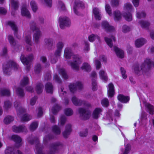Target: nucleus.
I'll return each mask as SVG.
<instances>
[{
	"label": "nucleus",
	"mask_w": 154,
	"mask_h": 154,
	"mask_svg": "<svg viewBox=\"0 0 154 154\" xmlns=\"http://www.w3.org/2000/svg\"><path fill=\"white\" fill-rule=\"evenodd\" d=\"M62 107L59 104L56 103L52 107L51 111L54 115H56L61 109Z\"/></svg>",
	"instance_id": "4be33fe9"
},
{
	"label": "nucleus",
	"mask_w": 154,
	"mask_h": 154,
	"mask_svg": "<svg viewBox=\"0 0 154 154\" xmlns=\"http://www.w3.org/2000/svg\"><path fill=\"white\" fill-rule=\"evenodd\" d=\"M101 103L102 105L105 107H108L109 105L108 99L106 98L103 99L101 100Z\"/></svg>",
	"instance_id": "37998d69"
},
{
	"label": "nucleus",
	"mask_w": 154,
	"mask_h": 154,
	"mask_svg": "<svg viewBox=\"0 0 154 154\" xmlns=\"http://www.w3.org/2000/svg\"><path fill=\"white\" fill-rule=\"evenodd\" d=\"M58 8L60 11H66V9L65 6V5L61 1H59L58 2Z\"/></svg>",
	"instance_id": "7c9ffc66"
},
{
	"label": "nucleus",
	"mask_w": 154,
	"mask_h": 154,
	"mask_svg": "<svg viewBox=\"0 0 154 154\" xmlns=\"http://www.w3.org/2000/svg\"><path fill=\"white\" fill-rule=\"evenodd\" d=\"M85 7L84 4L82 2L79 0H75L73 9L74 12L75 14L77 15H78L79 14L78 11L77 10V8H81L83 9Z\"/></svg>",
	"instance_id": "9d476101"
},
{
	"label": "nucleus",
	"mask_w": 154,
	"mask_h": 154,
	"mask_svg": "<svg viewBox=\"0 0 154 154\" xmlns=\"http://www.w3.org/2000/svg\"><path fill=\"white\" fill-rule=\"evenodd\" d=\"M102 109L100 108H96L93 111V117L95 119H97L99 117V114L102 112Z\"/></svg>",
	"instance_id": "5701e85b"
},
{
	"label": "nucleus",
	"mask_w": 154,
	"mask_h": 154,
	"mask_svg": "<svg viewBox=\"0 0 154 154\" xmlns=\"http://www.w3.org/2000/svg\"><path fill=\"white\" fill-rule=\"evenodd\" d=\"M125 8L126 10L128 11V12H131L132 9V5L129 3H126L124 5Z\"/></svg>",
	"instance_id": "4d7b16f0"
},
{
	"label": "nucleus",
	"mask_w": 154,
	"mask_h": 154,
	"mask_svg": "<svg viewBox=\"0 0 154 154\" xmlns=\"http://www.w3.org/2000/svg\"><path fill=\"white\" fill-rule=\"evenodd\" d=\"M78 112L82 120H86L89 119L91 114L90 110L83 108H80L78 109Z\"/></svg>",
	"instance_id": "39448f33"
},
{
	"label": "nucleus",
	"mask_w": 154,
	"mask_h": 154,
	"mask_svg": "<svg viewBox=\"0 0 154 154\" xmlns=\"http://www.w3.org/2000/svg\"><path fill=\"white\" fill-rule=\"evenodd\" d=\"M21 14L22 16L28 18H30L31 17L30 13L26 5L22 6L21 9Z\"/></svg>",
	"instance_id": "2eb2a0df"
},
{
	"label": "nucleus",
	"mask_w": 154,
	"mask_h": 154,
	"mask_svg": "<svg viewBox=\"0 0 154 154\" xmlns=\"http://www.w3.org/2000/svg\"><path fill=\"white\" fill-rule=\"evenodd\" d=\"M114 50L118 57L122 59L124 57V51L116 46L113 47Z\"/></svg>",
	"instance_id": "a211bd4d"
},
{
	"label": "nucleus",
	"mask_w": 154,
	"mask_h": 154,
	"mask_svg": "<svg viewBox=\"0 0 154 154\" xmlns=\"http://www.w3.org/2000/svg\"><path fill=\"white\" fill-rule=\"evenodd\" d=\"M0 95L1 96H9L10 95V91L9 89H3L0 91Z\"/></svg>",
	"instance_id": "bb28decb"
},
{
	"label": "nucleus",
	"mask_w": 154,
	"mask_h": 154,
	"mask_svg": "<svg viewBox=\"0 0 154 154\" xmlns=\"http://www.w3.org/2000/svg\"><path fill=\"white\" fill-rule=\"evenodd\" d=\"M146 106L149 114L152 115L154 113V106L149 103L146 104Z\"/></svg>",
	"instance_id": "49530a36"
},
{
	"label": "nucleus",
	"mask_w": 154,
	"mask_h": 154,
	"mask_svg": "<svg viewBox=\"0 0 154 154\" xmlns=\"http://www.w3.org/2000/svg\"><path fill=\"white\" fill-rule=\"evenodd\" d=\"M72 131L71 125L69 124H67L66 126L64 131L62 133L63 136L65 139L68 138Z\"/></svg>",
	"instance_id": "f8f14e48"
},
{
	"label": "nucleus",
	"mask_w": 154,
	"mask_h": 154,
	"mask_svg": "<svg viewBox=\"0 0 154 154\" xmlns=\"http://www.w3.org/2000/svg\"><path fill=\"white\" fill-rule=\"evenodd\" d=\"M92 89L93 91H95L97 89V85L96 80L95 79H92Z\"/></svg>",
	"instance_id": "ea45409f"
},
{
	"label": "nucleus",
	"mask_w": 154,
	"mask_h": 154,
	"mask_svg": "<svg viewBox=\"0 0 154 154\" xmlns=\"http://www.w3.org/2000/svg\"><path fill=\"white\" fill-rule=\"evenodd\" d=\"M13 131L16 133H20L23 132H26V128L24 125H21L18 126L14 125L12 127Z\"/></svg>",
	"instance_id": "4468645a"
},
{
	"label": "nucleus",
	"mask_w": 154,
	"mask_h": 154,
	"mask_svg": "<svg viewBox=\"0 0 154 154\" xmlns=\"http://www.w3.org/2000/svg\"><path fill=\"white\" fill-rule=\"evenodd\" d=\"M5 154H16L17 151L14 147H9L5 151Z\"/></svg>",
	"instance_id": "f704fd0d"
},
{
	"label": "nucleus",
	"mask_w": 154,
	"mask_h": 154,
	"mask_svg": "<svg viewBox=\"0 0 154 154\" xmlns=\"http://www.w3.org/2000/svg\"><path fill=\"white\" fill-rule=\"evenodd\" d=\"M117 98L119 101L123 103H128L130 100V97L128 96H125L122 94H119Z\"/></svg>",
	"instance_id": "412c9836"
},
{
	"label": "nucleus",
	"mask_w": 154,
	"mask_h": 154,
	"mask_svg": "<svg viewBox=\"0 0 154 154\" xmlns=\"http://www.w3.org/2000/svg\"><path fill=\"white\" fill-rule=\"evenodd\" d=\"M29 83V80L28 78L27 77H23L20 82V85L22 87H24Z\"/></svg>",
	"instance_id": "c9c22d12"
},
{
	"label": "nucleus",
	"mask_w": 154,
	"mask_h": 154,
	"mask_svg": "<svg viewBox=\"0 0 154 154\" xmlns=\"http://www.w3.org/2000/svg\"><path fill=\"white\" fill-rule=\"evenodd\" d=\"M11 139L14 141L16 144L20 143L22 141L20 137L17 135H14L11 136Z\"/></svg>",
	"instance_id": "4c0bfd02"
},
{
	"label": "nucleus",
	"mask_w": 154,
	"mask_h": 154,
	"mask_svg": "<svg viewBox=\"0 0 154 154\" xmlns=\"http://www.w3.org/2000/svg\"><path fill=\"white\" fill-rule=\"evenodd\" d=\"M130 30V28L129 26H128L126 25H124L122 26V31L124 33H127L129 32Z\"/></svg>",
	"instance_id": "680f3d73"
},
{
	"label": "nucleus",
	"mask_w": 154,
	"mask_h": 154,
	"mask_svg": "<svg viewBox=\"0 0 154 154\" xmlns=\"http://www.w3.org/2000/svg\"><path fill=\"white\" fill-rule=\"evenodd\" d=\"M45 89L46 93L52 94L54 92V86L52 83L47 82L45 85Z\"/></svg>",
	"instance_id": "dca6fc26"
},
{
	"label": "nucleus",
	"mask_w": 154,
	"mask_h": 154,
	"mask_svg": "<svg viewBox=\"0 0 154 154\" xmlns=\"http://www.w3.org/2000/svg\"><path fill=\"white\" fill-rule=\"evenodd\" d=\"M54 79L55 82L59 84H61L62 82V80L57 74H55L54 75Z\"/></svg>",
	"instance_id": "e2e57ef3"
},
{
	"label": "nucleus",
	"mask_w": 154,
	"mask_h": 154,
	"mask_svg": "<svg viewBox=\"0 0 154 154\" xmlns=\"http://www.w3.org/2000/svg\"><path fill=\"white\" fill-rule=\"evenodd\" d=\"M14 120V118L11 116H8L4 119V122L6 125L8 124Z\"/></svg>",
	"instance_id": "e433bc0d"
},
{
	"label": "nucleus",
	"mask_w": 154,
	"mask_h": 154,
	"mask_svg": "<svg viewBox=\"0 0 154 154\" xmlns=\"http://www.w3.org/2000/svg\"><path fill=\"white\" fill-rule=\"evenodd\" d=\"M64 112L67 116H71L73 114V112L72 110L69 108H66L65 109Z\"/></svg>",
	"instance_id": "052dcab7"
},
{
	"label": "nucleus",
	"mask_w": 154,
	"mask_h": 154,
	"mask_svg": "<svg viewBox=\"0 0 154 154\" xmlns=\"http://www.w3.org/2000/svg\"><path fill=\"white\" fill-rule=\"evenodd\" d=\"M59 21L60 27L62 29H63L65 26H70L71 24L70 19L66 17H60Z\"/></svg>",
	"instance_id": "423d86ee"
},
{
	"label": "nucleus",
	"mask_w": 154,
	"mask_h": 154,
	"mask_svg": "<svg viewBox=\"0 0 154 154\" xmlns=\"http://www.w3.org/2000/svg\"><path fill=\"white\" fill-rule=\"evenodd\" d=\"M146 42V40L143 38H140L137 39L135 42L136 47L140 48L145 44Z\"/></svg>",
	"instance_id": "aec40b11"
},
{
	"label": "nucleus",
	"mask_w": 154,
	"mask_h": 154,
	"mask_svg": "<svg viewBox=\"0 0 154 154\" xmlns=\"http://www.w3.org/2000/svg\"><path fill=\"white\" fill-rule=\"evenodd\" d=\"M53 132L56 135H59L61 133L60 128L56 125L52 127Z\"/></svg>",
	"instance_id": "58836bf2"
},
{
	"label": "nucleus",
	"mask_w": 154,
	"mask_h": 154,
	"mask_svg": "<svg viewBox=\"0 0 154 154\" xmlns=\"http://www.w3.org/2000/svg\"><path fill=\"white\" fill-rule=\"evenodd\" d=\"M113 14L115 20L118 21L121 19L122 14L119 10H116L114 11L113 12Z\"/></svg>",
	"instance_id": "a878e982"
},
{
	"label": "nucleus",
	"mask_w": 154,
	"mask_h": 154,
	"mask_svg": "<svg viewBox=\"0 0 154 154\" xmlns=\"http://www.w3.org/2000/svg\"><path fill=\"white\" fill-rule=\"evenodd\" d=\"M16 91L17 94L19 96L22 97H24L25 93L24 90L22 88L20 87H18L16 88Z\"/></svg>",
	"instance_id": "cd10ccee"
},
{
	"label": "nucleus",
	"mask_w": 154,
	"mask_h": 154,
	"mask_svg": "<svg viewBox=\"0 0 154 154\" xmlns=\"http://www.w3.org/2000/svg\"><path fill=\"white\" fill-rule=\"evenodd\" d=\"M96 38H97V39H99L100 38L97 35H95L94 34H92L90 35L88 37V40L90 42H93L96 39Z\"/></svg>",
	"instance_id": "3c124183"
},
{
	"label": "nucleus",
	"mask_w": 154,
	"mask_h": 154,
	"mask_svg": "<svg viewBox=\"0 0 154 154\" xmlns=\"http://www.w3.org/2000/svg\"><path fill=\"white\" fill-rule=\"evenodd\" d=\"M63 144L60 142H57L52 144L51 145L50 151L48 154H55L58 153L60 149L63 147Z\"/></svg>",
	"instance_id": "0eeeda50"
},
{
	"label": "nucleus",
	"mask_w": 154,
	"mask_h": 154,
	"mask_svg": "<svg viewBox=\"0 0 154 154\" xmlns=\"http://www.w3.org/2000/svg\"><path fill=\"white\" fill-rule=\"evenodd\" d=\"M44 41L45 47L48 50H51L54 48V42L53 39L51 38H46L45 39Z\"/></svg>",
	"instance_id": "ddd939ff"
},
{
	"label": "nucleus",
	"mask_w": 154,
	"mask_h": 154,
	"mask_svg": "<svg viewBox=\"0 0 154 154\" xmlns=\"http://www.w3.org/2000/svg\"><path fill=\"white\" fill-rule=\"evenodd\" d=\"M64 56L66 59H70L71 57L72 56V53L70 50L67 48L65 50Z\"/></svg>",
	"instance_id": "473e14b6"
},
{
	"label": "nucleus",
	"mask_w": 154,
	"mask_h": 154,
	"mask_svg": "<svg viewBox=\"0 0 154 154\" xmlns=\"http://www.w3.org/2000/svg\"><path fill=\"white\" fill-rule=\"evenodd\" d=\"M38 124L37 122H32L30 125L29 129L31 131H33L37 128Z\"/></svg>",
	"instance_id": "79ce46f5"
},
{
	"label": "nucleus",
	"mask_w": 154,
	"mask_h": 154,
	"mask_svg": "<svg viewBox=\"0 0 154 154\" xmlns=\"http://www.w3.org/2000/svg\"><path fill=\"white\" fill-rule=\"evenodd\" d=\"M43 88L44 85L42 83H37L35 87V90L37 93L38 94L41 93L43 91Z\"/></svg>",
	"instance_id": "393cba45"
},
{
	"label": "nucleus",
	"mask_w": 154,
	"mask_h": 154,
	"mask_svg": "<svg viewBox=\"0 0 154 154\" xmlns=\"http://www.w3.org/2000/svg\"><path fill=\"white\" fill-rule=\"evenodd\" d=\"M147 114L144 112L143 111L141 113L140 120L141 122L147 119Z\"/></svg>",
	"instance_id": "69168bd1"
},
{
	"label": "nucleus",
	"mask_w": 154,
	"mask_h": 154,
	"mask_svg": "<svg viewBox=\"0 0 154 154\" xmlns=\"http://www.w3.org/2000/svg\"><path fill=\"white\" fill-rule=\"evenodd\" d=\"M102 26L107 32H111L114 30V27L110 26L106 21H103L101 23Z\"/></svg>",
	"instance_id": "6ab92c4d"
},
{
	"label": "nucleus",
	"mask_w": 154,
	"mask_h": 154,
	"mask_svg": "<svg viewBox=\"0 0 154 154\" xmlns=\"http://www.w3.org/2000/svg\"><path fill=\"white\" fill-rule=\"evenodd\" d=\"M105 10L106 12L109 15L111 16L112 15V10L110 5L108 4H106L105 6Z\"/></svg>",
	"instance_id": "13d9d810"
},
{
	"label": "nucleus",
	"mask_w": 154,
	"mask_h": 154,
	"mask_svg": "<svg viewBox=\"0 0 154 154\" xmlns=\"http://www.w3.org/2000/svg\"><path fill=\"white\" fill-rule=\"evenodd\" d=\"M123 16L126 20L128 21H130L132 20V16L131 13L130 12L124 13Z\"/></svg>",
	"instance_id": "2f4dec72"
},
{
	"label": "nucleus",
	"mask_w": 154,
	"mask_h": 154,
	"mask_svg": "<svg viewBox=\"0 0 154 154\" xmlns=\"http://www.w3.org/2000/svg\"><path fill=\"white\" fill-rule=\"evenodd\" d=\"M19 68V66L16 62L11 60L4 63L2 64L3 72L4 75L8 76L11 74L12 69L16 71Z\"/></svg>",
	"instance_id": "f257e3e1"
},
{
	"label": "nucleus",
	"mask_w": 154,
	"mask_h": 154,
	"mask_svg": "<svg viewBox=\"0 0 154 154\" xmlns=\"http://www.w3.org/2000/svg\"><path fill=\"white\" fill-rule=\"evenodd\" d=\"M72 100L73 104L76 106H80L83 105L84 106L88 107H91V104L87 102L84 100H78L75 96H74L72 98Z\"/></svg>",
	"instance_id": "1a4fd4ad"
},
{
	"label": "nucleus",
	"mask_w": 154,
	"mask_h": 154,
	"mask_svg": "<svg viewBox=\"0 0 154 154\" xmlns=\"http://www.w3.org/2000/svg\"><path fill=\"white\" fill-rule=\"evenodd\" d=\"M109 89L107 91L108 96L110 98L113 97L115 94L114 86L112 83H110L108 85Z\"/></svg>",
	"instance_id": "f3484780"
},
{
	"label": "nucleus",
	"mask_w": 154,
	"mask_h": 154,
	"mask_svg": "<svg viewBox=\"0 0 154 154\" xmlns=\"http://www.w3.org/2000/svg\"><path fill=\"white\" fill-rule=\"evenodd\" d=\"M17 115L18 116H20L22 114L25 113L26 110L22 107H20L17 110Z\"/></svg>",
	"instance_id": "de8ad7c7"
},
{
	"label": "nucleus",
	"mask_w": 154,
	"mask_h": 154,
	"mask_svg": "<svg viewBox=\"0 0 154 154\" xmlns=\"http://www.w3.org/2000/svg\"><path fill=\"white\" fill-rule=\"evenodd\" d=\"M85 47L84 48V51L88 52L90 50L89 44L88 41H85Z\"/></svg>",
	"instance_id": "774afa93"
},
{
	"label": "nucleus",
	"mask_w": 154,
	"mask_h": 154,
	"mask_svg": "<svg viewBox=\"0 0 154 154\" xmlns=\"http://www.w3.org/2000/svg\"><path fill=\"white\" fill-rule=\"evenodd\" d=\"M146 13L143 11H142L141 13L140 12L137 13V17L139 19H140L142 18H144L146 16Z\"/></svg>",
	"instance_id": "bf43d9fd"
},
{
	"label": "nucleus",
	"mask_w": 154,
	"mask_h": 154,
	"mask_svg": "<svg viewBox=\"0 0 154 154\" xmlns=\"http://www.w3.org/2000/svg\"><path fill=\"white\" fill-rule=\"evenodd\" d=\"M131 149V146L129 144H128L125 148V150L122 154H128Z\"/></svg>",
	"instance_id": "338daca9"
},
{
	"label": "nucleus",
	"mask_w": 154,
	"mask_h": 154,
	"mask_svg": "<svg viewBox=\"0 0 154 154\" xmlns=\"http://www.w3.org/2000/svg\"><path fill=\"white\" fill-rule=\"evenodd\" d=\"M11 3L12 7L14 10H17L19 7V2L18 1L11 0Z\"/></svg>",
	"instance_id": "c85d7f7f"
},
{
	"label": "nucleus",
	"mask_w": 154,
	"mask_h": 154,
	"mask_svg": "<svg viewBox=\"0 0 154 154\" xmlns=\"http://www.w3.org/2000/svg\"><path fill=\"white\" fill-rule=\"evenodd\" d=\"M139 23L142 28H148L150 23L148 21L141 20L139 21Z\"/></svg>",
	"instance_id": "72a5a7b5"
},
{
	"label": "nucleus",
	"mask_w": 154,
	"mask_h": 154,
	"mask_svg": "<svg viewBox=\"0 0 154 154\" xmlns=\"http://www.w3.org/2000/svg\"><path fill=\"white\" fill-rule=\"evenodd\" d=\"M69 88L70 91L74 93L77 89L76 84L75 83L70 84L69 85Z\"/></svg>",
	"instance_id": "5fc2aeb1"
},
{
	"label": "nucleus",
	"mask_w": 154,
	"mask_h": 154,
	"mask_svg": "<svg viewBox=\"0 0 154 154\" xmlns=\"http://www.w3.org/2000/svg\"><path fill=\"white\" fill-rule=\"evenodd\" d=\"M152 63L151 60L149 59H146L144 62L141 64L140 69L139 66L137 65L134 66V70L135 73L139 75L140 74L141 71L143 73H146L148 72L151 68Z\"/></svg>",
	"instance_id": "f03ea898"
},
{
	"label": "nucleus",
	"mask_w": 154,
	"mask_h": 154,
	"mask_svg": "<svg viewBox=\"0 0 154 154\" xmlns=\"http://www.w3.org/2000/svg\"><path fill=\"white\" fill-rule=\"evenodd\" d=\"M7 25L10 26L12 29L14 31V35L16 36L18 39H20L21 37L18 35V29L15 23L14 22L9 21L8 22Z\"/></svg>",
	"instance_id": "9b49d317"
},
{
	"label": "nucleus",
	"mask_w": 154,
	"mask_h": 154,
	"mask_svg": "<svg viewBox=\"0 0 154 154\" xmlns=\"http://www.w3.org/2000/svg\"><path fill=\"white\" fill-rule=\"evenodd\" d=\"M11 103L9 100H6L4 102V108L5 109L8 110L11 107Z\"/></svg>",
	"instance_id": "c03bdc74"
},
{
	"label": "nucleus",
	"mask_w": 154,
	"mask_h": 154,
	"mask_svg": "<svg viewBox=\"0 0 154 154\" xmlns=\"http://www.w3.org/2000/svg\"><path fill=\"white\" fill-rule=\"evenodd\" d=\"M119 4V0H111V5L112 7H116Z\"/></svg>",
	"instance_id": "6e6d98bb"
},
{
	"label": "nucleus",
	"mask_w": 154,
	"mask_h": 154,
	"mask_svg": "<svg viewBox=\"0 0 154 154\" xmlns=\"http://www.w3.org/2000/svg\"><path fill=\"white\" fill-rule=\"evenodd\" d=\"M8 39L11 45L14 47L16 45V43L13 36L9 35L8 36Z\"/></svg>",
	"instance_id": "8fccbe9b"
},
{
	"label": "nucleus",
	"mask_w": 154,
	"mask_h": 154,
	"mask_svg": "<svg viewBox=\"0 0 154 154\" xmlns=\"http://www.w3.org/2000/svg\"><path fill=\"white\" fill-rule=\"evenodd\" d=\"M30 5L33 11L35 12L38 9L37 4L34 1H32L30 2Z\"/></svg>",
	"instance_id": "a18cd8bd"
},
{
	"label": "nucleus",
	"mask_w": 154,
	"mask_h": 154,
	"mask_svg": "<svg viewBox=\"0 0 154 154\" xmlns=\"http://www.w3.org/2000/svg\"><path fill=\"white\" fill-rule=\"evenodd\" d=\"M81 68L82 69L85 70V71L88 72H89L91 70L90 66L87 63H84Z\"/></svg>",
	"instance_id": "c756f323"
},
{
	"label": "nucleus",
	"mask_w": 154,
	"mask_h": 154,
	"mask_svg": "<svg viewBox=\"0 0 154 154\" xmlns=\"http://www.w3.org/2000/svg\"><path fill=\"white\" fill-rule=\"evenodd\" d=\"M33 56L32 54L29 55L27 57H25L23 54H21L20 57V59L22 62L24 64L27 65L26 66V70L29 71L30 69V66L28 65L29 63L33 59Z\"/></svg>",
	"instance_id": "20e7f679"
},
{
	"label": "nucleus",
	"mask_w": 154,
	"mask_h": 154,
	"mask_svg": "<svg viewBox=\"0 0 154 154\" xmlns=\"http://www.w3.org/2000/svg\"><path fill=\"white\" fill-rule=\"evenodd\" d=\"M31 119V118L30 117V115L27 113H26L21 118V120L23 122L28 121L30 120Z\"/></svg>",
	"instance_id": "09e8293b"
},
{
	"label": "nucleus",
	"mask_w": 154,
	"mask_h": 154,
	"mask_svg": "<svg viewBox=\"0 0 154 154\" xmlns=\"http://www.w3.org/2000/svg\"><path fill=\"white\" fill-rule=\"evenodd\" d=\"M104 40L107 45L110 48L113 46L112 41L111 38L106 37L104 38Z\"/></svg>",
	"instance_id": "864d4df0"
},
{
	"label": "nucleus",
	"mask_w": 154,
	"mask_h": 154,
	"mask_svg": "<svg viewBox=\"0 0 154 154\" xmlns=\"http://www.w3.org/2000/svg\"><path fill=\"white\" fill-rule=\"evenodd\" d=\"M73 58L74 62L71 63V67L74 70H78L79 69V65L82 63L81 57L79 55H76L73 56Z\"/></svg>",
	"instance_id": "6e6552de"
},
{
	"label": "nucleus",
	"mask_w": 154,
	"mask_h": 154,
	"mask_svg": "<svg viewBox=\"0 0 154 154\" xmlns=\"http://www.w3.org/2000/svg\"><path fill=\"white\" fill-rule=\"evenodd\" d=\"M42 67L40 63L37 64L35 66L34 71L36 74H38L41 71Z\"/></svg>",
	"instance_id": "a19ab883"
},
{
	"label": "nucleus",
	"mask_w": 154,
	"mask_h": 154,
	"mask_svg": "<svg viewBox=\"0 0 154 154\" xmlns=\"http://www.w3.org/2000/svg\"><path fill=\"white\" fill-rule=\"evenodd\" d=\"M30 29L33 32L36 31L33 35V37L35 42L38 43L41 35V31L36 26V23L34 21H32L30 23Z\"/></svg>",
	"instance_id": "7ed1b4c3"
},
{
	"label": "nucleus",
	"mask_w": 154,
	"mask_h": 154,
	"mask_svg": "<svg viewBox=\"0 0 154 154\" xmlns=\"http://www.w3.org/2000/svg\"><path fill=\"white\" fill-rule=\"evenodd\" d=\"M100 77V79L103 81L104 82H106L108 80V78L106 73L103 70H101L99 72Z\"/></svg>",
	"instance_id": "b1692460"
},
{
	"label": "nucleus",
	"mask_w": 154,
	"mask_h": 154,
	"mask_svg": "<svg viewBox=\"0 0 154 154\" xmlns=\"http://www.w3.org/2000/svg\"><path fill=\"white\" fill-rule=\"evenodd\" d=\"M120 71L123 78L124 79H125L127 77V75L126 74V70L123 67H121Z\"/></svg>",
	"instance_id": "0e129e2a"
},
{
	"label": "nucleus",
	"mask_w": 154,
	"mask_h": 154,
	"mask_svg": "<svg viewBox=\"0 0 154 154\" xmlns=\"http://www.w3.org/2000/svg\"><path fill=\"white\" fill-rule=\"evenodd\" d=\"M59 72L60 74L62 75L63 78L65 79H66L68 78V75L64 69H61Z\"/></svg>",
	"instance_id": "603ef678"
}]
</instances>
